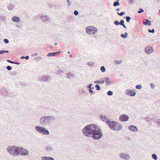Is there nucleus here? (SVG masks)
Listing matches in <instances>:
<instances>
[{"label":"nucleus","mask_w":160,"mask_h":160,"mask_svg":"<svg viewBox=\"0 0 160 160\" xmlns=\"http://www.w3.org/2000/svg\"><path fill=\"white\" fill-rule=\"evenodd\" d=\"M156 122L157 123V125L159 127H160V122L158 121H156Z\"/></svg>","instance_id":"obj_53"},{"label":"nucleus","mask_w":160,"mask_h":160,"mask_svg":"<svg viewBox=\"0 0 160 160\" xmlns=\"http://www.w3.org/2000/svg\"><path fill=\"white\" fill-rule=\"evenodd\" d=\"M125 93L127 95L131 96H134L136 95L135 92L132 90H127L126 91Z\"/></svg>","instance_id":"obj_11"},{"label":"nucleus","mask_w":160,"mask_h":160,"mask_svg":"<svg viewBox=\"0 0 160 160\" xmlns=\"http://www.w3.org/2000/svg\"><path fill=\"white\" fill-rule=\"evenodd\" d=\"M150 85L151 86V88H152L153 89V88H154L155 85L153 84L152 83H151L150 84Z\"/></svg>","instance_id":"obj_51"},{"label":"nucleus","mask_w":160,"mask_h":160,"mask_svg":"<svg viewBox=\"0 0 160 160\" xmlns=\"http://www.w3.org/2000/svg\"><path fill=\"white\" fill-rule=\"evenodd\" d=\"M8 9L9 10H12L14 8V5L13 4H11L8 7Z\"/></svg>","instance_id":"obj_27"},{"label":"nucleus","mask_w":160,"mask_h":160,"mask_svg":"<svg viewBox=\"0 0 160 160\" xmlns=\"http://www.w3.org/2000/svg\"><path fill=\"white\" fill-rule=\"evenodd\" d=\"M41 20L43 22H48L50 21V18L48 16L42 14L41 15Z\"/></svg>","instance_id":"obj_9"},{"label":"nucleus","mask_w":160,"mask_h":160,"mask_svg":"<svg viewBox=\"0 0 160 160\" xmlns=\"http://www.w3.org/2000/svg\"><path fill=\"white\" fill-rule=\"evenodd\" d=\"M122 60H119V61H115L114 63L115 64H118L122 62Z\"/></svg>","instance_id":"obj_34"},{"label":"nucleus","mask_w":160,"mask_h":160,"mask_svg":"<svg viewBox=\"0 0 160 160\" xmlns=\"http://www.w3.org/2000/svg\"><path fill=\"white\" fill-rule=\"evenodd\" d=\"M0 19L2 21H5L6 17L4 16H3L2 15H0Z\"/></svg>","instance_id":"obj_29"},{"label":"nucleus","mask_w":160,"mask_h":160,"mask_svg":"<svg viewBox=\"0 0 160 160\" xmlns=\"http://www.w3.org/2000/svg\"><path fill=\"white\" fill-rule=\"evenodd\" d=\"M19 155L22 156H26L29 154V152L28 150L26 149L20 147L19 149Z\"/></svg>","instance_id":"obj_6"},{"label":"nucleus","mask_w":160,"mask_h":160,"mask_svg":"<svg viewBox=\"0 0 160 160\" xmlns=\"http://www.w3.org/2000/svg\"><path fill=\"white\" fill-rule=\"evenodd\" d=\"M55 45H57V43H55Z\"/></svg>","instance_id":"obj_64"},{"label":"nucleus","mask_w":160,"mask_h":160,"mask_svg":"<svg viewBox=\"0 0 160 160\" xmlns=\"http://www.w3.org/2000/svg\"><path fill=\"white\" fill-rule=\"evenodd\" d=\"M105 80L107 84H110L113 83V82L112 81L110 78L108 77H106L105 78Z\"/></svg>","instance_id":"obj_21"},{"label":"nucleus","mask_w":160,"mask_h":160,"mask_svg":"<svg viewBox=\"0 0 160 160\" xmlns=\"http://www.w3.org/2000/svg\"><path fill=\"white\" fill-rule=\"evenodd\" d=\"M41 124L44 126L50 124L48 116H43L41 118Z\"/></svg>","instance_id":"obj_5"},{"label":"nucleus","mask_w":160,"mask_h":160,"mask_svg":"<svg viewBox=\"0 0 160 160\" xmlns=\"http://www.w3.org/2000/svg\"><path fill=\"white\" fill-rule=\"evenodd\" d=\"M67 77L69 79H71L75 78L74 74L69 72L67 73Z\"/></svg>","instance_id":"obj_19"},{"label":"nucleus","mask_w":160,"mask_h":160,"mask_svg":"<svg viewBox=\"0 0 160 160\" xmlns=\"http://www.w3.org/2000/svg\"><path fill=\"white\" fill-rule=\"evenodd\" d=\"M128 36V33L125 32L124 34H121V37L124 38H127Z\"/></svg>","instance_id":"obj_25"},{"label":"nucleus","mask_w":160,"mask_h":160,"mask_svg":"<svg viewBox=\"0 0 160 160\" xmlns=\"http://www.w3.org/2000/svg\"><path fill=\"white\" fill-rule=\"evenodd\" d=\"M12 19V21L17 22H19L20 21V18L17 16L13 17Z\"/></svg>","instance_id":"obj_17"},{"label":"nucleus","mask_w":160,"mask_h":160,"mask_svg":"<svg viewBox=\"0 0 160 160\" xmlns=\"http://www.w3.org/2000/svg\"><path fill=\"white\" fill-rule=\"evenodd\" d=\"M4 42L6 44H8L9 43V40L7 39H4L3 40Z\"/></svg>","instance_id":"obj_43"},{"label":"nucleus","mask_w":160,"mask_h":160,"mask_svg":"<svg viewBox=\"0 0 160 160\" xmlns=\"http://www.w3.org/2000/svg\"><path fill=\"white\" fill-rule=\"evenodd\" d=\"M114 24L116 25H120V23L118 20H116L114 22Z\"/></svg>","instance_id":"obj_36"},{"label":"nucleus","mask_w":160,"mask_h":160,"mask_svg":"<svg viewBox=\"0 0 160 160\" xmlns=\"http://www.w3.org/2000/svg\"><path fill=\"white\" fill-rule=\"evenodd\" d=\"M118 128H116L115 129V130H116L117 131H119L122 128V125L121 124H118Z\"/></svg>","instance_id":"obj_28"},{"label":"nucleus","mask_w":160,"mask_h":160,"mask_svg":"<svg viewBox=\"0 0 160 160\" xmlns=\"http://www.w3.org/2000/svg\"><path fill=\"white\" fill-rule=\"evenodd\" d=\"M113 94V92L112 91H109L107 92V95L109 96H111Z\"/></svg>","instance_id":"obj_38"},{"label":"nucleus","mask_w":160,"mask_h":160,"mask_svg":"<svg viewBox=\"0 0 160 160\" xmlns=\"http://www.w3.org/2000/svg\"><path fill=\"white\" fill-rule=\"evenodd\" d=\"M117 13L119 16H122L123 15L125 14V13L124 12H122L120 13H119L118 12Z\"/></svg>","instance_id":"obj_39"},{"label":"nucleus","mask_w":160,"mask_h":160,"mask_svg":"<svg viewBox=\"0 0 160 160\" xmlns=\"http://www.w3.org/2000/svg\"><path fill=\"white\" fill-rule=\"evenodd\" d=\"M118 123L116 122V125L115 126V128H117V127H118Z\"/></svg>","instance_id":"obj_59"},{"label":"nucleus","mask_w":160,"mask_h":160,"mask_svg":"<svg viewBox=\"0 0 160 160\" xmlns=\"http://www.w3.org/2000/svg\"><path fill=\"white\" fill-rule=\"evenodd\" d=\"M100 80H102L100 81L99 80H98L94 81V82L95 83H99V84H103L104 83L105 81L104 79H103L102 78H100Z\"/></svg>","instance_id":"obj_23"},{"label":"nucleus","mask_w":160,"mask_h":160,"mask_svg":"<svg viewBox=\"0 0 160 160\" xmlns=\"http://www.w3.org/2000/svg\"><path fill=\"white\" fill-rule=\"evenodd\" d=\"M119 157L124 160H129L131 158L130 155L126 152H122L119 154Z\"/></svg>","instance_id":"obj_4"},{"label":"nucleus","mask_w":160,"mask_h":160,"mask_svg":"<svg viewBox=\"0 0 160 160\" xmlns=\"http://www.w3.org/2000/svg\"><path fill=\"white\" fill-rule=\"evenodd\" d=\"M37 55V53L33 54H32L33 56H36Z\"/></svg>","instance_id":"obj_61"},{"label":"nucleus","mask_w":160,"mask_h":160,"mask_svg":"<svg viewBox=\"0 0 160 160\" xmlns=\"http://www.w3.org/2000/svg\"><path fill=\"white\" fill-rule=\"evenodd\" d=\"M6 68L8 70H10L12 69V68L10 66H8L6 67Z\"/></svg>","instance_id":"obj_46"},{"label":"nucleus","mask_w":160,"mask_h":160,"mask_svg":"<svg viewBox=\"0 0 160 160\" xmlns=\"http://www.w3.org/2000/svg\"><path fill=\"white\" fill-rule=\"evenodd\" d=\"M152 158L155 160L157 159L158 158L157 155L155 154H153L152 155Z\"/></svg>","instance_id":"obj_30"},{"label":"nucleus","mask_w":160,"mask_h":160,"mask_svg":"<svg viewBox=\"0 0 160 160\" xmlns=\"http://www.w3.org/2000/svg\"><path fill=\"white\" fill-rule=\"evenodd\" d=\"M87 32L89 34H94L98 31L97 28L92 26H88L86 28Z\"/></svg>","instance_id":"obj_3"},{"label":"nucleus","mask_w":160,"mask_h":160,"mask_svg":"<svg viewBox=\"0 0 160 160\" xmlns=\"http://www.w3.org/2000/svg\"><path fill=\"white\" fill-rule=\"evenodd\" d=\"M13 64H15L17 65H20V63L19 62H14Z\"/></svg>","instance_id":"obj_56"},{"label":"nucleus","mask_w":160,"mask_h":160,"mask_svg":"<svg viewBox=\"0 0 160 160\" xmlns=\"http://www.w3.org/2000/svg\"><path fill=\"white\" fill-rule=\"evenodd\" d=\"M92 84H90L89 85H88L87 87L88 88H89V89L92 88Z\"/></svg>","instance_id":"obj_54"},{"label":"nucleus","mask_w":160,"mask_h":160,"mask_svg":"<svg viewBox=\"0 0 160 160\" xmlns=\"http://www.w3.org/2000/svg\"><path fill=\"white\" fill-rule=\"evenodd\" d=\"M15 26L16 28H22V26L20 25H16Z\"/></svg>","instance_id":"obj_47"},{"label":"nucleus","mask_w":160,"mask_h":160,"mask_svg":"<svg viewBox=\"0 0 160 160\" xmlns=\"http://www.w3.org/2000/svg\"><path fill=\"white\" fill-rule=\"evenodd\" d=\"M8 50H1L0 51V55L3 54L5 53H8Z\"/></svg>","instance_id":"obj_33"},{"label":"nucleus","mask_w":160,"mask_h":160,"mask_svg":"<svg viewBox=\"0 0 160 160\" xmlns=\"http://www.w3.org/2000/svg\"><path fill=\"white\" fill-rule=\"evenodd\" d=\"M63 71L62 70H59L58 71V74H62L63 73Z\"/></svg>","instance_id":"obj_49"},{"label":"nucleus","mask_w":160,"mask_h":160,"mask_svg":"<svg viewBox=\"0 0 160 160\" xmlns=\"http://www.w3.org/2000/svg\"><path fill=\"white\" fill-rule=\"evenodd\" d=\"M82 133L84 136L92 138L95 140L99 139L102 136L101 129L94 124H90L86 125L83 128Z\"/></svg>","instance_id":"obj_1"},{"label":"nucleus","mask_w":160,"mask_h":160,"mask_svg":"<svg viewBox=\"0 0 160 160\" xmlns=\"http://www.w3.org/2000/svg\"><path fill=\"white\" fill-rule=\"evenodd\" d=\"M45 149L47 151L51 152L53 150V148L52 146L48 145L45 148Z\"/></svg>","instance_id":"obj_20"},{"label":"nucleus","mask_w":160,"mask_h":160,"mask_svg":"<svg viewBox=\"0 0 160 160\" xmlns=\"http://www.w3.org/2000/svg\"><path fill=\"white\" fill-rule=\"evenodd\" d=\"M41 133L45 135H48L49 134V132L45 128L41 127Z\"/></svg>","instance_id":"obj_13"},{"label":"nucleus","mask_w":160,"mask_h":160,"mask_svg":"<svg viewBox=\"0 0 160 160\" xmlns=\"http://www.w3.org/2000/svg\"><path fill=\"white\" fill-rule=\"evenodd\" d=\"M106 124L109 126L111 129L115 130L116 128H115V126L116 125V122L108 121H106Z\"/></svg>","instance_id":"obj_7"},{"label":"nucleus","mask_w":160,"mask_h":160,"mask_svg":"<svg viewBox=\"0 0 160 160\" xmlns=\"http://www.w3.org/2000/svg\"><path fill=\"white\" fill-rule=\"evenodd\" d=\"M144 10L142 8H140L138 12L139 13H141L142 12H144Z\"/></svg>","instance_id":"obj_44"},{"label":"nucleus","mask_w":160,"mask_h":160,"mask_svg":"<svg viewBox=\"0 0 160 160\" xmlns=\"http://www.w3.org/2000/svg\"><path fill=\"white\" fill-rule=\"evenodd\" d=\"M145 52L148 54H150L152 53L153 51V48L151 47L147 46L145 48Z\"/></svg>","instance_id":"obj_10"},{"label":"nucleus","mask_w":160,"mask_h":160,"mask_svg":"<svg viewBox=\"0 0 160 160\" xmlns=\"http://www.w3.org/2000/svg\"><path fill=\"white\" fill-rule=\"evenodd\" d=\"M100 69L101 71L103 72H105L106 71L105 68L103 66H102L100 68Z\"/></svg>","instance_id":"obj_32"},{"label":"nucleus","mask_w":160,"mask_h":160,"mask_svg":"<svg viewBox=\"0 0 160 160\" xmlns=\"http://www.w3.org/2000/svg\"><path fill=\"white\" fill-rule=\"evenodd\" d=\"M21 59H25V56H22V57H21Z\"/></svg>","instance_id":"obj_60"},{"label":"nucleus","mask_w":160,"mask_h":160,"mask_svg":"<svg viewBox=\"0 0 160 160\" xmlns=\"http://www.w3.org/2000/svg\"><path fill=\"white\" fill-rule=\"evenodd\" d=\"M128 129L131 131L133 132H137L138 131V129L134 125H131L128 127Z\"/></svg>","instance_id":"obj_12"},{"label":"nucleus","mask_w":160,"mask_h":160,"mask_svg":"<svg viewBox=\"0 0 160 160\" xmlns=\"http://www.w3.org/2000/svg\"><path fill=\"white\" fill-rule=\"evenodd\" d=\"M67 2L68 3V6H70L71 5L72 3H71V2H70V0H67Z\"/></svg>","instance_id":"obj_52"},{"label":"nucleus","mask_w":160,"mask_h":160,"mask_svg":"<svg viewBox=\"0 0 160 160\" xmlns=\"http://www.w3.org/2000/svg\"><path fill=\"white\" fill-rule=\"evenodd\" d=\"M42 160H54L53 158L49 157H43L42 158Z\"/></svg>","instance_id":"obj_22"},{"label":"nucleus","mask_w":160,"mask_h":160,"mask_svg":"<svg viewBox=\"0 0 160 160\" xmlns=\"http://www.w3.org/2000/svg\"><path fill=\"white\" fill-rule=\"evenodd\" d=\"M88 64L91 67H93L94 65V63L92 62H88Z\"/></svg>","instance_id":"obj_42"},{"label":"nucleus","mask_w":160,"mask_h":160,"mask_svg":"<svg viewBox=\"0 0 160 160\" xmlns=\"http://www.w3.org/2000/svg\"><path fill=\"white\" fill-rule=\"evenodd\" d=\"M143 24L146 26H150L151 25V22L148 19H145L143 20Z\"/></svg>","instance_id":"obj_16"},{"label":"nucleus","mask_w":160,"mask_h":160,"mask_svg":"<svg viewBox=\"0 0 160 160\" xmlns=\"http://www.w3.org/2000/svg\"><path fill=\"white\" fill-rule=\"evenodd\" d=\"M35 59H37V60H38L39 59V58L38 57V58H35Z\"/></svg>","instance_id":"obj_62"},{"label":"nucleus","mask_w":160,"mask_h":160,"mask_svg":"<svg viewBox=\"0 0 160 160\" xmlns=\"http://www.w3.org/2000/svg\"><path fill=\"white\" fill-rule=\"evenodd\" d=\"M35 129L37 131L39 132H40V126H37L35 127Z\"/></svg>","instance_id":"obj_41"},{"label":"nucleus","mask_w":160,"mask_h":160,"mask_svg":"<svg viewBox=\"0 0 160 160\" xmlns=\"http://www.w3.org/2000/svg\"><path fill=\"white\" fill-rule=\"evenodd\" d=\"M136 88L137 89H141L142 88V86L141 85H138L136 86Z\"/></svg>","instance_id":"obj_40"},{"label":"nucleus","mask_w":160,"mask_h":160,"mask_svg":"<svg viewBox=\"0 0 160 160\" xmlns=\"http://www.w3.org/2000/svg\"><path fill=\"white\" fill-rule=\"evenodd\" d=\"M74 14L76 16L78 15V12L77 10H75L74 12Z\"/></svg>","instance_id":"obj_48"},{"label":"nucleus","mask_w":160,"mask_h":160,"mask_svg":"<svg viewBox=\"0 0 160 160\" xmlns=\"http://www.w3.org/2000/svg\"><path fill=\"white\" fill-rule=\"evenodd\" d=\"M120 23V25L123 26L124 27V28H125V29L127 28V27H126V26L124 24V20H123V19L121 20Z\"/></svg>","instance_id":"obj_24"},{"label":"nucleus","mask_w":160,"mask_h":160,"mask_svg":"<svg viewBox=\"0 0 160 160\" xmlns=\"http://www.w3.org/2000/svg\"><path fill=\"white\" fill-rule=\"evenodd\" d=\"M41 79L43 81H49L51 80V78L50 76H43Z\"/></svg>","instance_id":"obj_14"},{"label":"nucleus","mask_w":160,"mask_h":160,"mask_svg":"<svg viewBox=\"0 0 160 160\" xmlns=\"http://www.w3.org/2000/svg\"><path fill=\"white\" fill-rule=\"evenodd\" d=\"M113 5L114 7H116L120 5V3L118 1H116L114 2Z\"/></svg>","instance_id":"obj_31"},{"label":"nucleus","mask_w":160,"mask_h":160,"mask_svg":"<svg viewBox=\"0 0 160 160\" xmlns=\"http://www.w3.org/2000/svg\"><path fill=\"white\" fill-rule=\"evenodd\" d=\"M126 18L127 22H129L131 19L130 17L129 16H127L126 17Z\"/></svg>","instance_id":"obj_37"},{"label":"nucleus","mask_w":160,"mask_h":160,"mask_svg":"<svg viewBox=\"0 0 160 160\" xmlns=\"http://www.w3.org/2000/svg\"><path fill=\"white\" fill-rule=\"evenodd\" d=\"M148 30V32L150 33H154L155 32V30L154 29H152V30L149 29Z\"/></svg>","instance_id":"obj_45"},{"label":"nucleus","mask_w":160,"mask_h":160,"mask_svg":"<svg viewBox=\"0 0 160 160\" xmlns=\"http://www.w3.org/2000/svg\"><path fill=\"white\" fill-rule=\"evenodd\" d=\"M89 90L90 93L93 94L94 93V92L93 91V90H92V88L89 89Z\"/></svg>","instance_id":"obj_50"},{"label":"nucleus","mask_w":160,"mask_h":160,"mask_svg":"<svg viewBox=\"0 0 160 160\" xmlns=\"http://www.w3.org/2000/svg\"><path fill=\"white\" fill-rule=\"evenodd\" d=\"M100 118L103 121H105L106 120H108V119L106 116H103L101 115L100 116Z\"/></svg>","instance_id":"obj_26"},{"label":"nucleus","mask_w":160,"mask_h":160,"mask_svg":"<svg viewBox=\"0 0 160 160\" xmlns=\"http://www.w3.org/2000/svg\"><path fill=\"white\" fill-rule=\"evenodd\" d=\"M129 118V117L126 114L122 115L119 117V120L122 122L127 121L128 120Z\"/></svg>","instance_id":"obj_8"},{"label":"nucleus","mask_w":160,"mask_h":160,"mask_svg":"<svg viewBox=\"0 0 160 160\" xmlns=\"http://www.w3.org/2000/svg\"><path fill=\"white\" fill-rule=\"evenodd\" d=\"M120 10V9L119 8H118L117 9V11H119Z\"/></svg>","instance_id":"obj_63"},{"label":"nucleus","mask_w":160,"mask_h":160,"mask_svg":"<svg viewBox=\"0 0 160 160\" xmlns=\"http://www.w3.org/2000/svg\"><path fill=\"white\" fill-rule=\"evenodd\" d=\"M129 1L130 3H132L134 2V0H129Z\"/></svg>","instance_id":"obj_57"},{"label":"nucleus","mask_w":160,"mask_h":160,"mask_svg":"<svg viewBox=\"0 0 160 160\" xmlns=\"http://www.w3.org/2000/svg\"><path fill=\"white\" fill-rule=\"evenodd\" d=\"M48 118L49 120V124L56 119V118L53 116H48Z\"/></svg>","instance_id":"obj_18"},{"label":"nucleus","mask_w":160,"mask_h":160,"mask_svg":"<svg viewBox=\"0 0 160 160\" xmlns=\"http://www.w3.org/2000/svg\"><path fill=\"white\" fill-rule=\"evenodd\" d=\"M95 87L96 88V89L98 91L100 90L101 89L100 86L98 84L96 85Z\"/></svg>","instance_id":"obj_35"},{"label":"nucleus","mask_w":160,"mask_h":160,"mask_svg":"<svg viewBox=\"0 0 160 160\" xmlns=\"http://www.w3.org/2000/svg\"><path fill=\"white\" fill-rule=\"evenodd\" d=\"M29 58V56H27L25 57V59L26 60H28Z\"/></svg>","instance_id":"obj_58"},{"label":"nucleus","mask_w":160,"mask_h":160,"mask_svg":"<svg viewBox=\"0 0 160 160\" xmlns=\"http://www.w3.org/2000/svg\"><path fill=\"white\" fill-rule=\"evenodd\" d=\"M7 61L8 62H9L13 64L14 62H13V61H11L10 60H8V59L7 60Z\"/></svg>","instance_id":"obj_55"},{"label":"nucleus","mask_w":160,"mask_h":160,"mask_svg":"<svg viewBox=\"0 0 160 160\" xmlns=\"http://www.w3.org/2000/svg\"><path fill=\"white\" fill-rule=\"evenodd\" d=\"M20 147H17L15 146H9L7 148V151L8 152L10 155L17 156L19 155L18 151Z\"/></svg>","instance_id":"obj_2"},{"label":"nucleus","mask_w":160,"mask_h":160,"mask_svg":"<svg viewBox=\"0 0 160 160\" xmlns=\"http://www.w3.org/2000/svg\"><path fill=\"white\" fill-rule=\"evenodd\" d=\"M60 52L61 51H59L56 52L49 53L48 54L47 56L50 57L56 56L58 54H59L60 53Z\"/></svg>","instance_id":"obj_15"}]
</instances>
